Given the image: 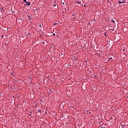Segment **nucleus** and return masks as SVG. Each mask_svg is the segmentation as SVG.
<instances>
[{
	"instance_id": "obj_15",
	"label": "nucleus",
	"mask_w": 128,
	"mask_h": 128,
	"mask_svg": "<svg viewBox=\"0 0 128 128\" xmlns=\"http://www.w3.org/2000/svg\"><path fill=\"white\" fill-rule=\"evenodd\" d=\"M23 2H26V0H23Z\"/></svg>"
},
{
	"instance_id": "obj_23",
	"label": "nucleus",
	"mask_w": 128,
	"mask_h": 128,
	"mask_svg": "<svg viewBox=\"0 0 128 128\" xmlns=\"http://www.w3.org/2000/svg\"><path fill=\"white\" fill-rule=\"evenodd\" d=\"M122 50H123V52H124V50H126L125 49H123Z\"/></svg>"
},
{
	"instance_id": "obj_12",
	"label": "nucleus",
	"mask_w": 128,
	"mask_h": 128,
	"mask_svg": "<svg viewBox=\"0 0 128 128\" xmlns=\"http://www.w3.org/2000/svg\"><path fill=\"white\" fill-rule=\"evenodd\" d=\"M32 112H30V116H32Z\"/></svg>"
},
{
	"instance_id": "obj_28",
	"label": "nucleus",
	"mask_w": 128,
	"mask_h": 128,
	"mask_svg": "<svg viewBox=\"0 0 128 128\" xmlns=\"http://www.w3.org/2000/svg\"><path fill=\"white\" fill-rule=\"evenodd\" d=\"M42 44H44V42H42Z\"/></svg>"
},
{
	"instance_id": "obj_40",
	"label": "nucleus",
	"mask_w": 128,
	"mask_h": 128,
	"mask_svg": "<svg viewBox=\"0 0 128 128\" xmlns=\"http://www.w3.org/2000/svg\"><path fill=\"white\" fill-rule=\"evenodd\" d=\"M42 102H44V101H42Z\"/></svg>"
},
{
	"instance_id": "obj_21",
	"label": "nucleus",
	"mask_w": 128,
	"mask_h": 128,
	"mask_svg": "<svg viewBox=\"0 0 128 128\" xmlns=\"http://www.w3.org/2000/svg\"><path fill=\"white\" fill-rule=\"evenodd\" d=\"M100 128H106V127H102H102H100Z\"/></svg>"
},
{
	"instance_id": "obj_39",
	"label": "nucleus",
	"mask_w": 128,
	"mask_h": 128,
	"mask_svg": "<svg viewBox=\"0 0 128 128\" xmlns=\"http://www.w3.org/2000/svg\"><path fill=\"white\" fill-rule=\"evenodd\" d=\"M0 18H1V17H0Z\"/></svg>"
},
{
	"instance_id": "obj_10",
	"label": "nucleus",
	"mask_w": 128,
	"mask_h": 128,
	"mask_svg": "<svg viewBox=\"0 0 128 128\" xmlns=\"http://www.w3.org/2000/svg\"><path fill=\"white\" fill-rule=\"evenodd\" d=\"M38 112H42V110H38Z\"/></svg>"
},
{
	"instance_id": "obj_5",
	"label": "nucleus",
	"mask_w": 128,
	"mask_h": 128,
	"mask_svg": "<svg viewBox=\"0 0 128 128\" xmlns=\"http://www.w3.org/2000/svg\"><path fill=\"white\" fill-rule=\"evenodd\" d=\"M28 20H32V17H30V16H28Z\"/></svg>"
},
{
	"instance_id": "obj_34",
	"label": "nucleus",
	"mask_w": 128,
	"mask_h": 128,
	"mask_svg": "<svg viewBox=\"0 0 128 128\" xmlns=\"http://www.w3.org/2000/svg\"><path fill=\"white\" fill-rule=\"evenodd\" d=\"M80 6H83V5L81 4Z\"/></svg>"
},
{
	"instance_id": "obj_37",
	"label": "nucleus",
	"mask_w": 128,
	"mask_h": 128,
	"mask_svg": "<svg viewBox=\"0 0 128 128\" xmlns=\"http://www.w3.org/2000/svg\"><path fill=\"white\" fill-rule=\"evenodd\" d=\"M74 18V19H75V18Z\"/></svg>"
},
{
	"instance_id": "obj_33",
	"label": "nucleus",
	"mask_w": 128,
	"mask_h": 128,
	"mask_svg": "<svg viewBox=\"0 0 128 128\" xmlns=\"http://www.w3.org/2000/svg\"><path fill=\"white\" fill-rule=\"evenodd\" d=\"M40 102H42V100H40Z\"/></svg>"
},
{
	"instance_id": "obj_26",
	"label": "nucleus",
	"mask_w": 128,
	"mask_h": 128,
	"mask_svg": "<svg viewBox=\"0 0 128 128\" xmlns=\"http://www.w3.org/2000/svg\"><path fill=\"white\" fill-rule=\"evenodd\" d=\"M111 30H114V29H111Z\"/></svg>"
},
{
	"instance_id": "obj_4",
	"label": "nucleus",
	"mask_w": 128,
	"mask_h": 128,
	"mask_svg": "<svg viewBox=\"0 0 128 128\" xmlns=\"http://www.w3.org/2000/svg\"><path fill=\"white\" fill-rule=\"evenodd\" d=\"M30 84H32V78H30L29 80Z\"/></svg>"
},
{
	"instance_id": "obj_14",
	"label": "nucleus",
	"mask_w": 128,
	"mask_h": 128,
	"mask_svg": "<svg viewBox=\"0 0 128 128\" xmlns=\"http://www.w3.org/2000/svg\"><path fill=\"white\" fill-rule=\"evenodd\" d=\"M56 6V4H54L53 5V6Z\"/></svg>"
},
{
	"instance_id": "obj_27",
	"label": "nucleus",
	"mask_w": 128,
	"mask_h": 128,
	"mask_svg": "<svg viewBox=\"0 0 128 128\" xmlns=\"http://www.w3.org/2000/svg\"><path fill=\"white\" fill-rule=\"evenodd\" d=\"M2 38H4V35H2Z\"/></svg>"
},
{
	"instance_id": "obj_8",
	"label": "nucleus",
	"mask_w": 128,
	"mask_h": 128,
	"mask_svg": "<svg viewBox=\"0 0 128 128\" xmlns=\"http://www.w3.org/2000/svg\"><path fill=\"white\" fill-rule=\"evenodd\" d=\"M118 4H122V1H120V0L119 1H118Z\"/></svg>"
},
{
	"instance_id": "obj_32",
	"label": "nucleus",
	"mask_w": 128,
	"mask_h": 128,
	"mask_svg": "<svg viewBox=\"0 0 128 128\" xmlns=\"http://www.w3.org/2000/svg\"><path fill=\"white\" fill-rule=\"evenodd\" d=\"M72 16H74V14H72Z\"/></svg>"
},
{
	"instance_id": "obj_9",
	"label": "nucleus",
	"mask_w": 128,
	"mask_h": 128,
	"mask_svg": "<svg viewBox=\"0 0 128 128\" xmlns=\"http://www.w3.org/2000/svg\"><path fill=\"white\" fill-rule=\"evenodd\" d=\"M4 10V8H2V9H1V12H4V10Z\"/></svg>"
},
{
	"instance_id": "obj_7",
	"label": "nucleus",
	"mask_w": 128,
	"mask_h": 128,
	"mask_svg": "<svg viewBox=\"0 0 128 128\" xmlns=\"http://www.w3.org/2000/svg\"><path fill=\"white\" fill-rule=\"evenodd\" d=\"M126 0H122V4H126Z\"/></svg>"
},
{
	"instance_id": "obj_19",
	"label": "nucleus",
	"mask_w": 128,
	"mask_h": 128,
	"mask_svg": "<svg viewBox=\"0 0 128 128\" xmlns=\"http://www.w3.org/2000/svg\"><path fill=\"white\" fill-rule=\"evenodd\" d=\"M28 86H30V84H27Z\"/></svg>"
},
{
	"instance_id": "obj_2",
	"label": "nucleus",
	"mask_w": 128,
	"mask_h": 128,
	"mask_svg": "<svg viewBox=\"0 0 128 128\" xmlns=\"http://www.w3.org/2000/svg\"><path fill=\"white\" fill-rule=\"evenodd\" d=\"M108 60H112V56H111V55L108 56Z\"/></svg>"
},
{
	"instance_id": "obj_17",
	"label": "nucleus",
	"mask_w": 128,
	"mask_h": 128,
	"mask_svg": "<svg viewBox=\"0 0 128 128\" xmlns=\"http://www.w3.org/2000/svg\"><path fill=\"white\" fill-rule=\"evenodd\" d=\"M11 74H12V76H14V74L11 73Z\"/></svg>"
},
{
	"instance_id": "obj_38",
	"label": "nucleus",
	"mask_w": 128,
	"mask_h": 128,
	"mask_svg": "<svg viewBox=\"0 0 128 128\" xmlns=\"http://www.w3.org/2000/svg\"><path fill=\"white\" fill-rule=\"evenodd\" d=\"M13 98H14V96Z\"/></svg>"
},
{
	"instance_id": "obj_11",
	"label": "nucleus",
	"mask_w": 128,
	"mask_h": 128,
	"mask_svg": "<svg viewBox=\"0 0 128 128\" xmlns=\"http://www.w3.org/2000/svg\"><path fill=\"white\" fill-rule=\"evenodd\" d=\"M111 22H116L114 20H112V19L111 20Z\"/></svg>"
},
{
	"instance_id": "obj_3",
	"label": "nucleus",
	"mask_w": 128,
	"mask_h": 128,
	"mask_svg": "<svg viewBox=\"0 0 128 128\" xmlns=\"http://www.w3.org/2000/svg\"><path fill=\"white\" fill-rule=\"evenodd\" d=\"M76 4H82V2L80 1H76Z\"/></svg>"
},
{
	"instance_id": "obj_29",
	"label": "nucleus",
	"mask_w": 128,
	"mask_h": 128,
	"mask_svg": "<svg viewBox=\"0 0 128 128\" xmlns=\"http://www.w3.org/2000/svg\"><path fill=\"white\" fill-rule=\"evenodd\" d=\"M50 48H52V46H50Z\"/></svg>"
},
{
	"instance_id": "obj_22",
	"label": "nucleus",
	"mask_w": 128,
	"mask_h": 128,
	"mask_svg": "<svg viewBox=\"0 0 128 128\" xmlns=\"http://www.w3.org/2000/svg\"><path fill=\"white\" fill-rule=\"evenodd\" d=\"M99 124H100V122H98Z\"/></svg>"
},
{
	"instance_id": "obj_31",
	"label": "nucleus",
	"mask_w": 128,
	"mask_h": 128,
	"mask_svg": "<svg viewBox=\"0 0 128 128\" xmlns=\"http://www.w3.org/2000/svg\"><path fill=\"white\" fill-rule=\"evenodd\" d=\"M36 10H38V9H36Z\"/></svg>"
},
{
	"instance_id": "obj_35",
	"label": "nucleus",
	"mask_w": 128,
	"mask_h": 128,
	"mask_svg": "<svg viewBox=\"0 0 128 128\" xmlns=\"http://www.w3.org/2000/svg\"><path fill=\"white\" fill-rule=\"evenodd\" d=\"M101 52V54H102V52Z\"/></svg>"
},
{
	"instance_id": "obj_24",
	"label": "nucleus",
	"mask_w": 128,
	"mask_h": 128,
	"mask_svg": "<svg viewBox=\"0 0 128 128\" xmlns=\"http://www.w3.org/2000/svg\"><path fill=\"white\" fill-rule=\"evenodd\" d=\"M39 26H42V25L40 24L39 25Z\"/></svg>"
},
{
	"instance_id": "obj_36",
	"label": "nucleus",
	"mask_w": 128,
	"mask_h": 128,
	"mask_svg": "<svg viewBox=\"0 0 128 128\" xmlns=\"http://www.w3.org/2000/svg\"><path fill=\"white\" fill-rule=\"evenodd\" d=\"M84 6H86V5H84Z\"/></svg>"
},
{
	"instance_id": "obj_20",
	"label": "nucleus",
	"mask_w": 128,
	"mask_h": 128,
	"mask_svg": "<svg viewBox=\"0 0 128 128\" xmlns=\"http://www.w3.org/2000/svg\"><path fill=\"white\" fill-rule=\"evenodd\" d=\"M106 33H104V36H106Z\"/></svg>"
},
{
	"instance_id": "obj_6",
	"label": "nucleus",
	"mask_w": 128,
	"mask_h": 128,
	"mask_svg": "<svg viewBox=\"0 0 128 128\" xmlns=\"http://www.w3.org/2000/svg\"><path fill=\"white\" fill-rule=\"evenodd\" d=\"M78 60V59L76 58V56L74 57L73 60Z\"/></svg>"
},
{
	"instance_id": "obj_16",
	"label": "nucleus",
	"mask_w": 128,
	"mask_h": 128,
	"mask_svg": "<svg viewBox=\"0 0 128 128\" xmlns=\"http://www.w3.org/2000/svg\"><path fill=\"white\" fill-rule=\"evenodd\" d=\"M56 24H58L57 23H54V26H56Z\"/></svg>"
},
{
	"instance_id": "obj_18",
	"label": "nucleus",
	"mask_w": 128,
	"mask_h": 128,
	"mask_svg": "<svg viewBox=\"0 0 128 128\" xmlns=\"http://www.w3.org/2000/svg\"><path fill=\"white\" fill-rule=\"evenodd\" d=\"M52 36H56V34L54 33V34H52Z\"/></svg>"
},
{
	"instance_id": "obj_1",
	"label": "nucleus",
	"mask_w": 128,
	"mask_h": 128,
	"mask_svg": "<svg viewBox=\"0 0 128 128\" xmlns=\"http://www.w3.org/2000/svg\"><path fill=\"white\" fill-rule=\"evenodd\" d=\"M30 6V2H26V3L24 4V6Z\"/></svg>"
},
{
	"instance_id": "obj_25",
	"label": "nucleus",
	"mask_w": 128,
	"mask_h": 128,
	"mask_svg": "<svg viewBox=\"0 0 128 128\" xmlns=\"http://www.w3.org/2000/svg\"><path fill=\"white\" fill-rule=\"evenodd\" d=\"M94 77H95V78H96V75H95V76H94Z\"/></svg>"
},
{
	"instance_id": "obj_30",
	"label": "nucleus",
	"mask_w": 128,
	"mask_h": 128,
	"mask_svg": "<svg viewBox=\"0 0 128 128\" xmlns=\"http://www.w3.org/2000/svg\"><path fill=\"white\" fill-rule=\"evenodd\" d=\"M61 56H62V53L61 54Z\"/></svg>"
},
{
	"instance_id": "obj_13",
	"label": "nucleus",
	"mask_w": 128,
	"mask_h": 128,
	"mask_svg": "<svg viewBox=\"0 0 128 128\" xmlns=\"http://www.w3.org/2000/svg\"><path fill=\"white\" fill-rule=\"evenodd\" d=\"M97 56H100V54L98 53V54H97Z\"/></svg>"
}]
</instances>
